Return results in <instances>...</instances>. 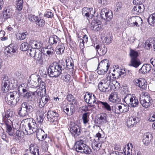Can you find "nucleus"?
<instances>
[{
	"mask_svg": "<svg viewBox=\"0 0 155 155\" xmlns=\"http://www.w3.org/2000/svg\"><path fill=\"white\" fill-rule=\"evenodd\" d=\"M24 133L25 134L30 135L36 133L37 138L38 139L45 134L44 131L39 126H37L36 122L32 118L30 119L28 124L23 127Z\"/></svg>",
	"mask_w": 155,
	"mask_h": 155,
	"instance_id": "obj_1",
	"label": "nucleus"
},
{
	"mask_svg": "<svg viewBox=\"0 0 155 155\" xmlns=\"http://www.w3.org/2000/svg\"><path fill=\"white\" fill-rule=\"evenodd\" d=\"M64 62L61 60L58 63L50 65L48 72L50 77H57L62 74V71L64 70Z\"/></svg>",
	"mask_w": 155,
	"mask_h": 155,
	"instance_id": "obj_2",
	"label": "nucleus"
},
{
	"mask_svg": "<svg viewBox=\"0 0 155 155\" xmlns=\"http://www.w3.org/2000/svg\"><path fill=\"white\" fill-rule=\"evenodd\" d=\"M18 110V114L20 117H24L32 113L34 110V108L33 105L24 102L21 104Z\"/></svg>",
	"mask_w": 155,
	"mask_h": 155,
	"instance_id": "obj_3",
	"label": "nucleus"
},
{
	"mask_svg": "<svg viewBox=\"0 0 155 155\" xmlns=\"http://www.w3.org/2000/svg\"><path fill=\"white\" fill-rule=\"evenodd\" d=\"M20 94L16 91L10 92L6 94L5 98L6 102L10 105H15L19 100Z\"/></svg>",
	"mask_w": 155,
	"mask_h": 155,
	"instance_id": "obj_4",
	"label": "nucleus"
},
{
	"mask_svg": "<svg viewBox=\"0 0 155 155\" xmlns=\"http://www.w3.org/2000/svg\"><path fill=\"white\" fill-rule=\"evenodd\" d=\"M41 89H37L34 92L30 91L27 92L23 95V97L26 98L28 101L32 102H36L38 101L39 97L43 95L41 94Z\"/></svg>",
	"mask_w": 155,
	"mask_h": 155,
	"instance_id": "obj_5",
	"label": "nucleus"
},
{
	"mask_svg": "<svg viewBox=\"0 0 155 155\" xmlns=\"http://www.w3.org/2000/svg\"><path fill=\"white\" fill-rule=\"evenodd\" d=\"M140 104L143 107H148L152 104L150 95L147 92H142L140 97Z\"/></svg>",
	"mask_w": 155,
	"mask_h": 155,
	"instance_id": "obj_6",
	"label": "nucleus"
},
{
	"mask_svg": "<svg viewBox=\"0 0 155 155\" xmlns=\"http://www.w3.org/2000/svg\"><path fill=\"white\" fill-rule=\"evenodd\" d=\"M70 132L72 136L74 138L77 137L81 134V127L77 124L71 122L69 126Z\"/></svg>",
	"mask_w": 155,
	"mask_h": 155,
	"instance_id": "obj_7",
	"label": "nucleus"
},
{
	"mask_svg": "<svg viewBox=\"0 0 155 155\" xmlns=\"http://www.w3.org/2000/svg\"><path fill=\"white\" fill-rule=\"evenodd\" d=\"M98 86L99 90L105 93H109L111 91V88L108 81L102 80L99 83Z\"/></svg>",
	"mask_w": 155,
	"mask_h": 155,
	"instance_id": "obj_8",
	"label": "nucleus"
},
{
	"mask_svg": "<svg viewBox=\"0 0 155 155\" xmlns=\"http://www.w3.org/2000/svg\"><path fill=\"white\" fill-rule=\"evenodd\" d=\"M84 99L86 103H87L89 105L88 106L91 107H93V105L94 103L96 104L97 102L100 101H97L96 97L94 95H92V94L87 93L84 96Z\"/></svg>",
	"mask_w": 155,
	"mask_h": 155,
	"instance_id": "obj_9",
	"label": "nucleus"
},
{
	"mask_svg": "<svg viewBox=\"0 0 155 155\" xmlns=\"http://www.w3.org/2000/svg\"><path fill=\"white\" fill-rule=\"evenodd\" d=\"M29 79L32 80L33 81H35L36 82L40 84V88H41V91H44V94H45L46 93L45 87V83L42 82L41 79L40 78L39 75H37L35 74H32L30 76Z\"/></svg>",
	"mask_w": 155,
	"mask_h": 155,
	"instance_id": "obj_10",
	"label": "nucleus"
},
{
	"mask_svg": "<svg viewBox=\"0 0 155 155\" xmlns=\"http://www.w3.org/2000/svg\"><path fill=\"white\" fill-rule=\"evenodd\" d=\"M101 17L104 20L107 19L109 20L111 19L113 17L112 12L107 9L103 8L101 13Z\"/></svg>",
	"mask_w": 155,
	"mask_h": 155,
	"instance_id": "obj_11",
	"label": "nucleus"
},
{
	"mask_svg": "<svg viewBox=\"0 0 155 155\" xmlns=\"http://www.w3.org/2000/svg\"><path fill=\"white\" fill-rule=\"evenodd\" d=\"M2 87L4 92L7 91L9 88L10 81L8 76L4 75L2 78Z\"/></svg>",
	"mask_w": 155,
	"mask_h": 155,
	"instance_id": "obj_12",
	"label": "nucleus"
},
{
	"mask_svg": "<svg viewBox=\"0 0 155 155\" xmlns=\"http://www.w3.org/2000/svg\"><path fill=\"white\" fill-rule=\"evenodd\" d=\"M47 118L49 120L53 122L57 121L59 119V115L54 111H49L47 113Z\"/></svg>",
	"mask_w": 155,
	"mask_h": 155,
	"instance_id": "obj_13",
	"label": "nucleus"
},
{
	"mask_svg": "<svg viewBox=\"0 0 155 155\" xmlns=\"http://www.w3.org/2000/svg\"><path fill=\"white\" fill-rule=\"evenodd\" d=\"M85 143L83 142L82 140L77 141L74 145V147L76 151L81 153L83 152Z\"/></svg>",
	"mask_w": 155,
	"mask_h": 155,
	"instance_id": "obj_14",
	"label": "nucleus"
},
{
	"mask_svg": "<svg viewBox=\"0 0 155 155\" xmlns=\"http://www.w3.org/2000/svg\"><path fill=\"white\" fill-rule=\"evenodd\" d=\"M95 48L98 54L100 56L104 55L106 53L107 49L104 45L100 46L98 45L96 46Z\"/></svg>",
	"mask_w": 155,
	"mask_h": 155,
	"instance_id": "obj_15",
	"label": "nucleus"
},
{
	"mask_svg": "<svg viewBox=\"0 0 155 155\" xmlns=\"http://www.w3.org/2000/svg\"><path fill=\"white\" fill-rule=\"evenodd\" d=\"M145 9L144 5L142 3L137 4L132 9V12L134 14L139 15L143 12Z\"/></svg>",
	"mask_w": 155,
	"mask_h": 155,
	"instance_id": "obj_16",
	"label": "nucleus"
},
{
	"mask_svg": "<svg viewBox=\"0 0 155 155\" xmlns=\"http://www.w3.org/2000/svg\"><path fill=\"white\" fill-rule=\"evenodd\" d=\"M140 121L139 118L137 117H130L128 119L127 124L129 128H131Z\"/></svg>",
	"mask_w": 155,
	"mask_h": 155,
	"instance_id": "obj_17",
	"label": "nucleus"
},
{
	"mask_svg": "<svg viewBox=\"0 0 155 155\" xmlns=\"http://www.w3.org/2000/svg\"><path fill=\"white\" fill-rule=\"evenodd\" d=\"M135 84L142 89H145L147 88V82L142 78L140 79H136L134 81Z\"/></svg>",
	"mask_w": 155,
	"mask_h": 155,
	"instance_id": "obj_18",
	"label": "nucleus"
},
{
	"mask_svg": "<svg viewBox=\"0 0 155 155\" xmlns=\"http://www.w3.org/2000/svg\"><path fill=\"white\" fill-rule=\"evenodd\" d=\"M94 11L92 8H84L82 10V15L87 18H89L90 15L92 17L94 15Z\"/></svg>",
	"mask_w": 155,
	"mask_h": 155,
	"instance_id": "obj_19",
	"label": "nucleus"
},
{
	"mask_svg": "<svg viewBox=\"0 0 155 155\" xmlns=\"http://www.w3.org/2000/svg\"><path fill=\"white\" fill-rule=\"evenodd\" d=\"M29 44L32 48L39 49L43 46V43L39 40H31Z\"/></svg>",
	"mask_w": 155,
	"mask_h": 155,
	"instance_id": "obj_20",
	"label": "nucleus"
},
{
	"mask_svg": "<svg viewBox=\"0 0 155 155\" xmlns=\"http://www.w3.org/2000/svg\"><path fill=\"white\" fill-rule=\"evenodd\" d=\"M91 28L94 31H99L102 28V25L96 20H94L91 23Z\"/></svg>",
	"mask_w": 155,
	"mask_h": 155,
	"instance_id": "obj_21",
	"label": "nucleus"
},
{
	"mask_svg": "<svg viewBox=\"0 0 155 155\" xmlns=\"http://www.w3.org/2000/svg\"><path fill=\"white\" fill-rule=\"evenodd\" d=\"M152 136L151 134L149 133H145L143 136V142L145 145L147 146L150 143L152 139Z\"/></svg>",
	"mask_w": 155,
	"mask_h": 155,
	"instance_id": "obj_22",
	"label": "nucleus"
},
{
	"mask_svg": "<svg viewBox=\"0 0 155 155\" xmlns=\"http://www.w3.org/2000/svg\"><path fill=\"white\" fill-rule=\"evenodd\" d=\"M109 99L110 101L114 103H117L120 101V99L117 93L116 92H113L111 94Z\"/></svg>",
	"mask_w": 155,
	"mask_h": 155,
	"instance_id": "obj_23",
	"label": "nucleus"
},
{
	"mask_svg": "<svg viewBox=\"0 0 155 155\" xmlns=\"http://www.w3.org/2000/svg\"><path fill=\"white\" fill-rule=\"evenodd\" d=\"M50 97L48 96H43L39 99L38 102V106L41 108L43 107L50 100Z\"/></svg>",
	"mask_w": 155,
	"mask_h": 155,
	"instance_id": "obj_24",
	"label": "nucleus"
},
{
	"mask_svg": "<svg viewBox=\"0 0 155 155\" xmlns=\"http://www.w3.org/2000/svg\"><path fill=\"white\" fill-rule=\"evenodd\" d=\"M16 51L15 47L14 46L13 44H11L5 48L4 50V52L6 54H11L12 53H15Z\"/></svg>",
	"mask_w": 155,
	"mask_h": 155,
	"instance_id": "obj_25",
	"label": "nucleus"
},
{
	"mask_svg": "<svg viewBox=\"0 0 155 155\" xmlns=\"http://www.w3.org/2000/svg\"><path fill=\"white\" fill-rule=\"evenodd\" d=\"M96 104L101 105L103 108L107 111H110L111 110V107L107 102L100 101L97 102L96 103Z\"/></svg>",
	"mask_w": 155,
	"mask_h": 155,
	"instance_id": "obj_26",
	"label": "nucleus"
},
{
	"mask_svg": "<svg viewBox=\"0 0 155 155\" xmlns=\"http://www.w3.org/2000/svg\"><path fill=\"white\" fill-rule=\"evenodd\" d=\"M141 64L140 60L138 58L130 59L129 66L137 68Z\"/></svg>",
	"mask_w": 155,
	"mask_h": 155,
	"instance_id": "obj_27",
	"label": "nucleus"
},
{
	"mask_svg": "<svg viewBox=\"0 0 155 155\" xmlns=\"http://www.w3.org/2000/svg\"><path fill=\"white\" fill-rule=\"evenodd\" d=\"M30 153L33 155H39V149L38 147L33 144H31L29 147Z\"/></svg>",
	"mask_w": 155,
	"mask_h": 155,
	"instance_id": "obj_28",
	"label": "nucleus"
},
{
	"mask_svg": "<svg viewBox=\"0 0 155 155\" xmlns=\"http://www.w3.org/2000/svg\"><path fill=\"white\" fill-rule=\"evenodd\" d=\"M151 66L150 64H146L142 66L139 71L143 74L149 73L151 70Z\"/></svg>",
	"mask_w": 155,
	"mask_h": 155,
	"instance_id": "obj_29",
	"label": "nucleus"
},
{
	"mask_svg": "<svg viewBox=\"0 0 155 155\" xmlns=\"http://www.w3.org/2000/svg\"><path fill=\"white\" fill-rule=\"evenodd\" d=\"M59 41V39L56 35H54L51 36L49 39L48 43L50 44V45H54Z\"/></svg>",
	"mask_w": 155,
	"mask_h": 155,
	"instance_id": "obj_30",
	"label": "nucleus"
},
{
	"mask_svg": "<svg viewBox=\"0 0 155 155\" xmlns=\"http://www.w3.org/2000/svg\"><path fill=\"white\" fill-rule=\"evenodd\" d=\"M130 103L128 106L130 107H137L139 104V102L138 98L134 95L132 99L131 100Z\"/></svg>",
	"mask_w": 155,
	"mask_h": 155,
	"instance_id": "obj_31",
	"label": "nucleus"
},
{
	"mask_svg": "<svg viewBox=\"0 0 155 155\" xmlns=\"http://www.w3.org/2000/svg\"><path fill=\"white\" fill-rule=\"evenodd\" d=\"M12 9L10 8H7L3 12V16L5 19L10 18L12 15Z\"/></svg>",
	"mask_w": 155,
	"mask_h": 155,
	"instance_id": "obj_32",
	"label": "nucleus"
},
{
	"mask_svg": "<svg viewBox=\"0 0 155 155\" xmlns=\"http://www.w3.org/2000/svg\"><path fill=\"white\" fill-rule=\"evenodd\" d=\"M64 69L66 70L73 69L74 64L73 61L72 60H66V62H64Z\"/></svg>",
	"mask_w": 155,
	"mask_h": 155,
	"instance_id": "obj_33",
	"label": "nucleus"
},
{
	"mask_svg": "<svg viewBox=\"0 0 155 155\" xmlns=\"http://www.w3.org/2000/svg\"><path fill=\"white\" fill-rule=\"evenodd\" d=\"M44 56V54L42 52L40 51H38L36 52L34 58L36 60L42 62Z\"/></svg>",
	"mask_w": 155,
	"mask_h": 155,
	"instance_id": "obj_34",
	"label": "nucleus"
},
{
	"mask_svg": "<svg viewBox=\"0 0 155 155\" xmlns=\"http://www.w3.org/2000/svg\"><path fill=\"white\" fill-rule=\"evenodd\" d=\"M134 94H127L124 97V101L127 105H128L131 102V100L132 99V97H134Z\"/></svg>",
	"mask_w": 155,
	"mask_h": 155,
	"instance_id": "obj_35",
	"label": "nucleus"
},
{
	"mask_svg": "<svg viewBox=\"0 0 155 155\" xmlns=\"http://www.w3.org/2000/svg\"><path fill=\"white\" fill-rule=\"evenodd\" d=\"M107 114L105 113H102L100 114L99 120L102 124H104L108 122Z\"/></svg>",
	"mask_w": 155,
	"mask_h": 155,
	"instance_id": "obj_36",
	"label": "nucleus"
},
{
	"mask_svg": "<svg viewBox=\"0 0 155 155\" xmlns=\"http://www.w3.org/2000/svg\"><path fill=\"white\" fill-rule=\"evenodd\" d=\"M5 125L6 126V132L11 136H14L15 135L13 134L12 132V128L11 126V123L9 122H6L5 123Z\"/></svg>",
	"mask_w": 155,
	"mask_h": 155,
	"instance_id": "obj_37",
	"label": "nucleus"
},
{
	"mask_svg": "<svg viewBox=\"0 0 155 155\" xmlns=\"http://www.w3.org/2000/svg\"><path fill=\"white\" fill-rule=\"evenodd\" d=\"M147 21L152 26L155 25V13L150 15L147 19Z\"/></svg>",
	"mask_w": 155,
	"mask_h": 155,
	"instance_id": "obj_38",
	"label": "nucleus"
},
{
	"mask_svg": "<svg viewBox=\"0 0 155 155\" xmlns=\"http://www.w3.org/2000/svg\"><path fill=\"white\" fill-rule=\"evenodd\" d=\"M28 35V32L25 31L24 32L16 34V38L17 39L20 40H22L25 39Z\"/></svg>",
	"mask_w": 155,
	"mask_h": 155,
	"instance_id": "obj_39",
	"label": "nucleus"
},
{
	"mask_svg": "<svg viewBox=\"0 0 155 155\" xmlns=\"http://www.w3.org/2000/svg\"><path fill=\"white\" fill-rule=\"evenodd\" d=\"M56 53L58 54H61L63 53L65 49L63 44L61 43L57 47Z\"/></svg>",
	"mask_w": 155,
	"mask_h": 155,
	"instance_id": "obj_40",
	"label": "nucleus"
},
{
	"mask_svg": "<svg viewBox=\"0 0 155 155\" xmlns=\"http://www.w3.org/2000/svg\"><path fill=\"white\" fill-rule=\"evenodd\" d=\"M112 110L116 114L121 113V104H117L114 106L112 107Z\"/></svg>",
	"mask_w": 155,
	"mask_h": 155,
	"instance_id": "obj_41",
	"label": "nucleus"
},
{
	"mask_svg": "<svg viewBox=\"0 0 155 155\" xmlns=\"http://www.w3.org/2000/svg\"><path fill=\"white\" fill-rule=\"evenodd\" d=\"M46 49L47 50V54L48 56L49 57L53 55L54 53V48L51 45H48Z\"/></svg>",
	"mask_w": 155,
	"mask_h": 155,
	"instance_id": "obj_42",
	"label": "nucleus"
},
{
	"mask_svg": "<svg viewBox=\"0 0 155 155\" xmlns=\"http://www.w3.org/2000/svg\"><path fill=\"white\" fill-rule=\"evenodd\" d=\"M136 18L134 17H132L131 18H129L127 22L128 24L130 26H137L138 23Z\"/></svg>",
	"mask_w": 155,
	"mask_h": 155,
	"instance_id": "obj_43",
	"label": "nucleus"
},
{
	"mask_svg": "<svg viewBox=\"0 0 155 155\" xmlns=\"http://www.w3.org/2000/svg\"><path fill=\"white\" fill-rule=\"evenodd\" d=\"M113 71L115 72L113 73L112 75L115 78H118L123 73L120 69L118 68L116 69V70L114 69Z\"/></svg>",
	"mask_w": 155,
	"mask_h": 155,
	"instance_id": "obj_44",
	"label": "nucleus"
},
{
	"mask_svg": "<svg viewBox=\"0 0 155 155\" xmlns=\"http://www.w3.org/2000/svg\"><path fill=\"white\" fill-rule=\"evenodd\" d=\"M67 99L68 101L72 102V104H77V101L75 99L73 95L71 94H68L67 95Z\"/></svg>",
	"mask_w": 155,
	"mask_h": 155,
	"instance_id": "obj_45",
	"label": "nucleus"
},
{
	"mask_svg": "<svg viewBox=\"0 0 155 155\" xmlns=\"http://www.w3.org/2000/svg\"><path fill=\"white\" fill-rule=\"evenodd\" d=\"M61 79L64 81L68 82L70 79V76L67 73L63 74L62 73Z\"/></svg>",
	"mask_w": 155,
	"mask_h": 155,
	"instance_id": "obj_46",
	"label": "nucleus"
},
{
	"mask_svg": "<svg viewBox=\"0 0 155 155\" xmlns=\"http://www.w3.org/2000/svg\"><path fill=\"white\" fill-rule=\"evenodd\" d=\"M130 59H133L138 58V52L133 50L131 49L130 50Z\"/></svg>",
	"mask_w": 155,
	"mask_h": 155,
	"instance_id": "obj_47",
	"label": "nucleus"
},
{
	"mask_svg": "<svg viewBox=\"0 0 155 155\" xmlns=\"http://www.w3.org/2000/svg\"><path fill=\"white\" fill-rule=\"evenodd\" d=\"M89 114L88 113H84L82 116V119L83 122L84 124H87L89 121Z\"/></svg>",
	"mask_w": 155,
	"mask_h": 155,
	"instance_id": "obj_48",
	"label": "nucleus"
},
{
	"mask_svg": "<svg viewBox=\"0 0 155 155\" xmlns=\"http://www.w3.org/2000/svg\"><path fill=\"white\" fill-rule=\"evenodd\" d=\"M91 152V150L90 147L85 143L84 150L83 151L82 153L89 154Z\"/></svg>",
	"mask_w": 155,
	"mask_h": 155,
	"instance_id": "obj_49",
	"label": "nucleus"
},
{
	"mask_svg": "<svg viewBox=\"0 0 155 155\" xmlns=\"http://www.w3.org/2000/svg\"><path fill=\"white\" fill-rule=\"evenodd\" d=\"M28 48V44L27 42L22 43L20 47L21 50L23 51H26Z\"/></svg>",
	"mask_w": 155,
	"mask_h": 155,
	"instance_id": "obj_50",
	"label": "nucleus"
},
{
	"mask_svg": "<svg viewBox=\"0 0 155 155\" xmlns=\"http://www.w3.org/2000/svg\"><path fill=\"white\" fill-rule=\"evenodd\" d=\"M109 61L107 59H104L102 61L98 64L99 66H105L109 67L110 65L109 64Z\"/></svg>",
	"mask_w": 155,
	"mask_h": 155,
	"instance_id": "obj_51",
	"label": "nucleus"
},
{
	"mask_svg": "<svg viewBox=\"0 0 155 155\" xmlns=\"http://www.w3.org/2000/svg\"><path fill=\"white\" fill-rule=\"evenodd\" d=\"M43 119L41 116H38L37 117V124L36 123L37 126H39L40 127L41 126L42 123L43 122Z\"/></svg>",
	"mask_w": 155,
	"mask_h": 155,
	"instance_id": "obj_52",
	"label": "nucleus"
},
{
	"mask_svg": "<svg viewBox=\"0 0 155 155\" xmlns=\"http://www.w3.org/2000/svg\"><path fill=\"white\" fill-rule=\"evenodd\" d=\"M23 1L18 0L16 3V8L18 10H21L23 8Z\"/></svg>",
	"mask_w": 155,
	"mask_h": 155,
	"instance_id": "obj_53",
	"label": "nucleus"
},
{
	"mask_svg": "<svg viewBox=\"0 0 155 155\" xmlns=\"http://www.w3.org/2000/svg\"><path fill=\"white\" fill-rule=\"evenodd\" d=\"M107 68L104 69L101 68L100 66H98L97 68V72L99 74H105L107 71Z\"/></svg>",
	"mask_w": 155,
	"mask_h": 155,
	"instance_id": "obj_54",
	"label": "nucleus"
},
{
	"mask_svg": "<svg viewBox=\"0 0 155 155\" xmlns=\"http://www.w3.org/2000/svg\"><path fill=\"white\" fill-rule=\"evenodd\" d=\"M64 111L68 115L70 116L73 113L74 110L71 108H70V110H69L68 107H66L64 109Z\"/></svg>",
	"mask_w": 155,
	"mask_h": 155,
	"instance_id": "obj_55",
	"label": "nucleus"
},
{
	"mask_svg": "<svg viewBox=\"0 0 155 155\" xmlns=\"http://www.w3.org/2000/svg\"><path fill=\"white\" fill-rule=\"evenodd\" d=\"M38 17L31 14H29L28 15V18L31 21H37L38 20Z\"/></svg>",
	"mask_w": 155,
	"mask_h": 155,
	"instance_id": "obj_56",
	"label": "nucleus"
},
{
	"mask_svg": "<svg viewBox=\"0 0 155 155\" xmlns=\"http://www.w3.org/2000/svg\"><path fill=\"white\" fill-rule=\"evenodd\" d=\"M35 22L37 25L41 27H43L45 24V21L42 19H39L38 18V20Z\"/></svg>",
	"mask_w": 155,
	"mask_h": 155,
	"instance_id": "obj_57",
	"label": "nucleus"
},
{
	"mask_svg": "<svg viewBox=\"0 0 155 155\" xmlns=\"http://www.w3.org/2000/svg\"><path fill=\"white\" fill-rule=\"evenodd\" d=\"M129 106L127 105L125 106L122 104H121V113H125L129 110Z\"/></svg>",
	"mask_w": 155,
	"mask_h": 155,
	"instance_id": "obj_58",
	"label": "nucleus"
},
{
	"mask_svg": "<svg viewBox=\"0 0 155 155\" xmlns=\"http://www.w3.org/2000/svg\"><path fill=\"white\" fill-rule=\"evenodd\" d=\"M14 15L15 18H16L18 21H20L23 16L22 14L19 12H16L15 13Z\"/></svg>",
	"mask_w": 155,
	"mask_h": 155,
	"instance_id": "obj_59",
	"label": "nucleus"
},
{
	"mask_svg": "<svg viewBox=\"0 0 155 155\" xmlns=\"http://www.w3.org/2000/svg\"><path fill=\"white\" fill-rule=\"evenodd\" d=\"M47 139H48L49 140H50V139L49 137H47V135L46 134H43L41 137L39 138L38 140L41 141H43L45 140V142L47 143L48 142L49 140H48V141H47Z\"/></svg>",
	"mask_w": 155,
	"mask_h": 155,
	"instance_id": "obj_60",
	"label": "nucleus"
},
{
	"mask_svg": "<svg viewBox=\"0 0 155 155\" xmlns=\"http://www.w3.org/2000/svg\"><path fill=\"white\" fill-rule=\"evenodd\" d=\"M37 51L35 50L34 48L30 49L28 51L30 56L31 57H34Z\"/></svg>",
	"mask_w": 155,
	"mask_h": 155,
	"instance_id": "obj_61",
	"label": "nucleus"
},
{
	"mask_svg": "<svg viewBox=\"0 0 155 155\" xmlns=\"http://www.w3.org/2000/svg\"><path fill=\"white\" fill-rule=\"evenodd\" d=\"M29 83L31 85V86L37 87L38 85H40V84L36 82L35 81H33V80L30 79L29 82Z\"/></svg>",
	"mask_w": 155,
	"mask_h": 155,
	"instance_id": "obj_62",
	"label": "nucleus"
},
{
	"mask_svg": "<svg viewBox=\"0 0 155 155\" xmlns=\"http://www.w3.org/2000/svg\"><path fill=\"white\" fill-rule=\"evenodd\" d=\"M103 42L107 44H110L111 41V38L110 36H107L106 37L104 38L103 41Z\"/></svg>",
	"mask_w": 155,
	"mask_h": 155,
	"instance_id": "obj_63",
	"label": "nucleus"
},
{
	"mask_svg": "<svg viewBox=\"0 0 155 155\" xmlns=\"http://www.w3.org/2000/svg\"><path fill=\"white\" fill-rule=\"evenodd\" d=\"M13 113L12 111H7L5 113V117L7 118L12 117L13 115Z\"/></svg>",
	"mask_w": 155,
	"mask_h": 155,
	"instance_id": "obj_64",
	"label": "nucleus"
}]
</instances>
